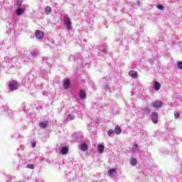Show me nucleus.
<instances>
[{"label": "nucleus", "instance_id": "nucleus-1", "mask_svg": "<svg viewBox=\"0 0 182 182\" xmlns=\"http://www.w3.org/2000/svg\"><path fill=\"white\" fill-rule=\"evenodd\" d=\"M64 23L66 25L68 31H70L72 29V21H70V18L68 16L64 17Z\"/></svg>", "mask_w": 182, "mask_h": 182}, {"label": "nucleus", "instance_id": "nucleus-2", "mask_svg": "<svg viewBox=\"0 0 182 182\" xmlns=\"http://www.w3.org/2000/svg\"><path fill=\"white\" fill-rule=\"evenodd\" d=\"M9 89L11 90V92H14V90H18V82L16 81L10 82Z\"/></svg>", "mask_w": 182, "mask_h": 182}, {"label": "nucleus", "instance_id": "nucleus-3", "mask_svg": "<svg viewBox=\"0 0 182 182\" xmlns=\"http://www.w3.org/2000/svg\"><path fill=\"white\" fill-rule=\"evenodd\" d=\"M151 120L155 124H157V123H159V114L157 112H152Z\"/></svg>", "mask_w": 182, "mask_h": 182}, {"label": "nucleus", "instance_id": "nucleus-4", "mask_svg": "<svg viewBox=\"0 0 182 182\" xmlns=\"http://www.w3.org/2000/svg\"><path fill=\"white\" fill-rule=\"evenodd\" d=\"M109 177H116L117 176V170L116 168H111L108 171Z\"/></svg>", "mask_w": 182, "mask_h": 182}, {"label": "nucleus", "instance_id": "nucleus-5", "mask_svg": "<svg viewBox=\"0 0 182 182\" xmlns=\"http://www.w3.org/2000/svg\"><path fill=\"white\" fill-rule=\"evenodd\" d=\"M151 106H153V107L155 109H159V107L163 106V102L161 101H154L151 102Z\"/></svg>", "mask_w": 182, "mask_h": 182}, {"label": "nucleus", "instance_id": "nucleus-6", "mask_svg": "<svg viewBox=\"0 0 182 182\" xmlns=\"http://www.w3.org/2000/svg\"><path fill=\"white\" fill-rule=\"evenodd\" d=\"M63 86H64V89L65 90H68V88L70 87V80H69L68 78L64 79Z\"/></svg>", "mask_w": 182, "mask_h": 182}, {"label": "nucleus", "instance_id": "nucleus-7", "mask_svg": "<svg viewBox=\"0 0 182 182\" xmlns=\"http://www.w3.org/2000/svg\"><path fill=\"white\" fill-rule=\"evenodd\" d=\"M79 96L82 100H86V91L83 89L80 90Z\"/></svg>", "mask_w": 182, "mask_h": 182}, {"label": "nucleus", "instance_id": "nucleus-8", "mask_svg": "<svg viewBox=\"0 0 182 182\" xmlns=\"http://www.w3.org/2000/svg\"><path fill=\"white\" fill-rule=\"evenodd\" d=\"M36 38H38V39H42L44 36L43 32H42L39 30H37L36 31Z\"/></svg>", "mask_w": 182, "mask_h": 182}, {"label": "nucleus", "instance_id": "nucleus-9", "mask_svg": "<svg viewBox=\"0 0 182 182\" xmlns=\"http://www.w3.org/2000/svg\"><path fill=\"white\" fill-rule=\"evenodd\" d=\"M129 75L132 77V79H137L138 77L137 71L130 70Z\"/></svg>", "mask_w": 182, "mask_h": 182}, {"label": "nucleus", "instance_id": "nucleus-10", "mask_svg": "<svg viewBox=\"0 0 182 182\" xmlns=\"http://www.w3.org/2000/svg\"><path fill=\"white\" fill-rule=\"evenodd\" d=\"M60 153L63 156L68 154V153H69V148H68V146H63L60 150Z\"/></svg>", "mask_w": 182, "mask_h": 182}, {"label": "nucleus", "instance_id": "nucleus-11", "mask_svg": "<svg viewBox=\"0 0 182 182\" xmlns=\"http://www.w3.org/2000/svg\"><path fill=\"white\" fill-rule=\"evenodd\" d=\"M154 87L155 90H160V87H161V85H160V82H159V81H155L154 82Z\"/></svg>", "mask_w": 182, "mask_h": 182}, {"label": "nucleus", "instance_id": "nucleus-12", "mask_svg": "<svg viewBox=\"0 0 182 182\" xmlns=\"http://www.w3.org/2000/svg\"><path fill=\"white\" fill-rule=\"evenodd\" d=\"M24 12H25V11H23V9L22 8H17L16 14L18 16H21V15H22Z\"/></svg>", "mask_w": 182, "mask_h": 182}, {"label": "nucleus", "instance_id": "nucleus-13", "mask_svg": "<svg viewBox=\"0 0 182 182\" xmlns=\"http://www.w3.org/2000/svg\"><path fill=\"white\" fill-rule=\"evenodd\" d=\"M48 124H49V122L45 121L43 122H41L39 124V126H40V127H41V129H46V127L48 126Z\"/></svg>", "mask_w": 182, "mask_h": 182}, {"label": "nucleus", "instance_id": "nucleus-14", "mask_svg": "<svg viewBox=\"0 0 182 182\" xmlns=\"http://www.w3.org/2000/svg\"><path fill=\"white\" fill-rule=\"evenodd\" d=\"M50 14H52V8L48 6L46 8V15H50Z\"/></svg>", "mask_w": 182, "mask_h": 182}, {"label": "nucleus", "instance_id": "nucleus-15", "mask_svg": "<svg viewBox=\"0 0 182 182\" xmlns=\"http://www.w3.org/2000/svg\"><path fill=\"white\" fill-rule=\"evenodd\" d=\"M114 133H116V134H122V129L119 127H116L114 129Z\"/></svg>", "mask_w": 182, "mask_h": 182}, {"label": "nucleus", "instance_id": "nucleus-16", "mask_svg": "<svg viewBox=\"0 0 182 182\" xmlns=\"http://www.w3.org/2000/svg\"><path fill=\"white\" fill-rule=\"evenodd\" d=\"M130 164H132V166H136V164H137V159H136V158H133L130 160Z\"/></svg>", "mask_w": 182, "mask_h": 182}, {"label": "nucleus", "instance_id": "nucleus-17", "mask_svg": "<svg viewBox=\"0 0 182 182\" xmlns=\"http://www.w3.org/2000/svg\"><path fill=\"white\" fill-rule=\"evenodd\" d=\"M80 147H81V150H82V151H87V145H86L85 144H82Z\"/></svg>", "mask_w": 182, "mask_h": 182}, {"label": "nucleus", "instance_id": "nucleus-18", "mask_svg": "<svg viewBox=\"0 0 182 182\" xmlns=\"http://www.w3.org/2000/svg\"><path fill=\"white\" fill-rule=\"evenodd\" d=\"M142 111L144 112V113H146L147 114H149L151 112V109H150V108L149 107H146L144 109H142Z\"/></svg>", "mask_w": 182, "mask_h": 182}, {"label": "nucleus", "instance_id": "nucleus-19", "mask_svg": "<svg viewBox=\"0 0 182 182\" xmlns=\"http://www.w3.org/2000/svg\"><path fill=\"white\" fill-rule=\"evenodd\" d=\"M97 149L100 151H105V146L102 144L97 145Z\"/></svg>", "mask_w": 182, "mask_h": 182}, {"label": "nucleus", "instance_id": "nucleus-20", "mask_svg": "<svg viewBox=\"0 0 182 182\" xmlns=\"http://www.w3.org/2000/svg\"><path fill=\"white\" fill-rule=\"evenodd\" d=\"M176 65L178 69H181L182 70V61H177Z\"/></svg>", "mask_w": 182, "mask_h": 182}, {"label": "nucleus", "instance_id": "nucleus-21", "mask_svg": "<svg viewBox=\"0 0 182 182\" xmlns=\"http://www.w3.org/2000/svg\"><path fill=\"white\" fill-rule=\"evenodd\" d=\"M156 8H157L158 9H161V11H164V6H163V5H161V4H158V5L156 6Z\"/></svg>", "mask_w": 182, "mask_h": 182}, {"label": "nucleus", "instance_id": "nucleus-22", "mask_svg": "<svg viewBox=\"0 0 182 182\" xmlns=\"http://www.w3.org/2000/svg\"><path fill=\"white\" fill-rule=\"evenodd\" d=\"M68 117L69 120L71 121V120H73V119H75V115L70 114H68Z\"/></svg>", "mask_w": 182, "mask_h": 182}, {"label": "nucleus", "instance_id": "nucleus-23", "mask_svg": "<svg viewBox=\"0 0 182 182\" xmlns=\"http://www.w3.org/2000/svg\"><path fill=\"white\" fill-rule=\"evenodd\" d=\"M27 168H31V170H33V168H35V166L33 164H28Z\"/></svg>", "mask_w": 182, "mask_h": 182}, {"label": "nucleus", "instance_id": "nucleus-24", "mask_svg": "<svg viewBox=\"0 0 182 182\" xmlns=\"http://www.w3.org/2000/svg\"><path fill=\"white\" fill-rule=\"evenodd\" d=\"M174 117H175V119H178V117H180V114L178 112H175Z\"/></svg>", "mask_w": 182, "mask_h": 182}, {"label": "nucleus", "instance_id": "nucleus-25", "mask_svg": "<svg viewBox=\"0 0 182 182\" xmlns=\"http://www.w3.org/2000/svg\"><path fill=\"white\" fill-rule=\"evenodd\" d=\"M16 5H17L18 8H21V6H22V1H18L16 2Z\"/></svg>", "mask_w": 182, "mask_h": 182}, {"label": "nucleus", "instance_id": "nucleus-26", "mask_svg": "<svg viewBox=\"0 0 182 182\" xmlns=\"http://www.w3.org/2000/svg\"><path fill=\"white\" fill-rule=\"evenodd\" d=\"M114 133V131L113 129H109L108 131V135L110 136L111 134H113Z\"/></svg>", "mask_w": 182, "mask_h": 182}, {"label": "nucleus", "instance_id": "nucleus-27", "mask_svg": "<svg viewBox=\"0 0 182 182\" xmlns=\"http://www.w3.org/2000/svg\"><path fill=\"white\" fill-rule=\"evenodd\" d=\"M32 147H36V142L33 143Z\"/></svg>", "mask_w": 182, "mask_h": 182}, {"label": "nucleus", "instance_id": "nucleus-28", "mask_svg": "<svg viewBox=\"0 0 182 182\" xmlns=\"http://www.w3.org/2000/svg\"><path fill=\"white\" fill-rule=\"evenodd\" d=\"M134 147H135V149H137V147H139V146L137 145V144H134Z\"/></svg>", "mask_w": 182, "mask_h": 182}]
</instances>
